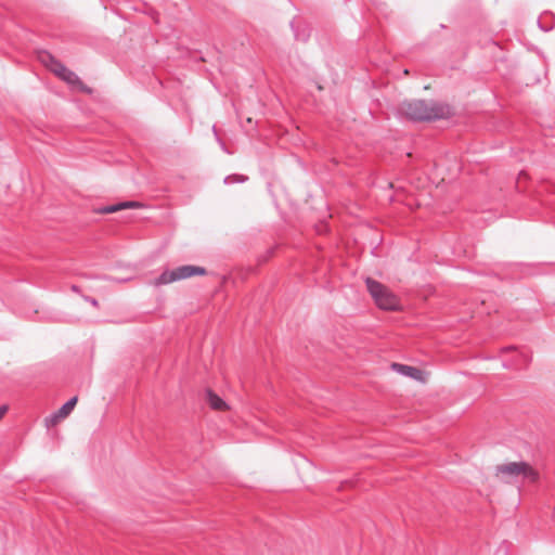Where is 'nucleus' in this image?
I'll return each mask as SVG.
<instances>
[{
    "label": "nucleus",
    "mask_w": 555,
    "mask_h": 555,
    "mask_svg": "<svg viewBox=\"0 0 555 555\" xmlns=\"http://www.w3.org/2000/svg\"><path fill=\"white\" fill-rule=\"evenodd\" d=\"M399 111L406 119L413 122H430L440 119H448L452 116L450 105L426 100L403 101Z\"/></svg>",
    "instance_id": "obj_1"
},
{
    "label": "nucleus",
    "mask_w": 555,
    "mask_h": 555,
    "mask_svg": "<svg viewBox=\"0 0 555 555\" xmlns=\"http://www.w3.org/2000/svg\"><path fill=\"white\" fill-rule=\"evenodd\" d=\"M365 285L378 308L389 311L399 309L397 296L387 286L372 278L365 279Z\"/></svg>",
    "instance_id": "obj_2"
},
{
    "label": "nucleus",
    "mask_w": 555,
    "mask_h": 555,
    "mask_svg": "<svg viewBox=\"0 0 555 555\" xmlns=\"http://www.w3.org/2000/svg\"><path fill=\"white\" fill-rule=\"evenodd\" d=\"M207 273L204 267L194 264H184L172 270H166L155 279V285H166L176 281L189 279L195 275H205Z\"/></svg>",
    "instance_id": "obj_3"
},
{
    "label": "nucleus",
    "mask_w": 555,
    "mask_h": 555,
    "mask_svg": "<svg viewBox=\"0 0 555 555\" xmlns=\"http://www.w3.org/2000/svg\"><path fill=\"white\" fill-rule=\"evenodd\" d=\"M496 474L507 477H516L518 475H522L524 478L535 481L538 479V473L524 461L520 462H509L506 464L496 466Z\"/></svg>",
    "instance_id": "obj_4"
},
{
    "label": "nucleus",
    "mask_w": 555,
    "mask_h": 555,
    "mask_svg": "<svg viewBox=\"0 0 555 555\" xmlns=\"http://www.w3.org/2000/svg\"><path fill=\"white\" fill-rule=\"evenodd\" d=\"M78 397L74 396L69 398L59 410L54 411L52 414L46 417L44 424L46 426L53 427L55 426L60 421L67 417L74 410L75 405L77 404Z\"/></svg>",
    "instance_id": "obj_5"
},
{
    "label": "nucleus",
    "mask_w": 555,
    "mask_h": 555,
    "mask_svg": "<svg viewBox=\"0 0 555 555\" xmlns=\"http://www.w3.org/2000/svg\"><path fill=\"white\" fill-rule=\"evenodd\" d=\"M391 369L396 373H398L402 376H405V377H410L414 380L423 379V371L416 366L393 362V363H391Z\"/></svg>",
    "instance_id": "obj_6"
},
{
    "label": "nucleus",
    "mask_w": 555,
    "mask_h": 555,
    "mask_svg": "<svg viewBox=\"0 0 555 555\" xmlns=\"http://www.w3.org/2000/svg\"><path fill=\"white\" fill-rule=\"evenodd\" d=\"M40 59L57 77L66 69V66L49 52H43Z\"/></svg>",
    "instance_id": "obj_7"
},
{
    "label": "nucleus",
    "mask_w": 555,
    "mask_h": 555,
    "mask_svg": "<svg viewBox=\"0 0 555 555\" xmlns=\"http://www.w3.org/2000/svg\"><path fill=\"white\" fill-rule=\"evenodd\" d=\"M207 400L214 410H224L228 406L225 401L210 389L207 390Z\"/></svg>",
    "instance_id": "obj_8"
},
{
    "label": "nucleus",
    "mask_w": 555,
    "mask_h": 555,
    "mask_svg": "<svg viewBox=\"0 0 555 555\" xmlns=\"http://www.w3.org/2000/svg\"><path fill=\"white\" fill-rule=\"evenodd\" d=\"M60 78L70 86H82V81L80 80L79 76L67 67L65 72L60 75Z\"/></svg>",
    "instance_id": "obj_9"
},
{
    "label": "nucleus",
    "mask_w": 555,
    "mask_h": 555,
    "mask_svg": "<svg viewBox=\"0 0 555 555\" xmlns=\"http://www.w3.org/2000/svg\"><path fill=\"white\" fill-rule=\"evenodd\" d=\"M291 27L293 29L294 37L296 40L302 41V42L308 41V39L310 37V31L307 29V27H304L302 29H300L299 26L295 25L294 21L291 22Z\"/></svg>",
    "instance_id": "obj_10"
},
{
    "label": "nucleus",
    "mask_w": 555,
    "mask_h": 555,
    "mask_svg": "<svg viewBox=\"0 0 555 555\" xmlns=\"http://www.w3.org/2000/svg\"><path fill=\"white\" fill-rule=\"evenodd\" d=\"M538 26L544 33H547L554 28V21L552 15H544L537 20Z\"/></svg>",
    "instance_id": "obj_11"
},
{
    "label": "nucleus",
    "mask_w": 555,
    "mask_h": 555,
    "mask_svg": "<svg viewBox=\"0 0 555 555\" xmlns=\"http://www.w3.org/2000/svg\"><path fill=\"white\" fill-rule=\"evenodd\" d=\"M248 180L247 176L238 175V173H232L224 178L223 182L225 184H234V183H244Z\"/></svg>",
    "instance_id": "obj_12"
},
{
    "label": "nucleus",
    "mask_w": 555,
    "mask_h": 555,
    "mask_svg": "<svg viewBox=\"0 0 555 555\" xmlns=\"http://www.w3.org/2000/svg\"><path fill=\"white\" fill-rule=\"evenodd\" d=\"M119 210H121L120 206H119V203L113 204V205L103 206V207L96 209V211L99 214H103V215L113 214V212H116V211H119Z\"/></svg>",
    "instance_id": "obj_13"
},
{
    "label": "nucleus",
    "mask_w": 555,
    "mask_h": 555,
    "mask_svg": "<svg viewBox=\"0 0 555 555\" xmlns=\"http://www.w3.org/2000/svg\"><path fill=\"white\" fill-rule=\"evenodd\" d=\"M120 209L139 208L141 204L135 201H124L119 202Z\"/></svg>",
    "instance_id": "obj_14"
},
{
    "label": "nucleus",
    "mask_w": 555,
    "mask_h": 555,
    "mask_svg": "<svg viewBox=\"0 0 555 555\" xmlns=\"http://www.w3.org/2000/svg\"><path fill=\"white\" fill-rule=\"evenodd\" d=\"M81 298L86 302H89L90 305H92L94 308H99V300L96 298L88 296V295H82V294H81Z\"/></svg>",
    "instance_id": "obj_15"
},
{
    "label": "nucleus",
    "mask_w": 555,
    "mask_h": 555,
    "mask_svg": "<svg viewBox=\"0 0 555 555\" xmlns=\"http://www.w3.org/2000/svg\"><path fill=\"white\" fill-rule=\"evenodd\" d=\"M508 546L507 543L504 541L501 543V545L498 547L494 555H507Z\"/></svg>",
    "instance_id": "obj_16"
},
{
    "label": "nucleus",
    "mask_w": 555,
    "mask_h": 555,
    "mask_svg": "<svg viewBox=\"0 0 555 555\" xmlns=\"http://www.w3.org/2000/svg\"><path fill=\"white\" fill-rule=\"evenodd\" d=\"M212 131H214V134L216 137V140L217 142L220 144L221 149L224 151V152H228L227 149H225V144L224 142L219 138L218 133H217V129H216V126H212Z\"/></svg>",
    "instance_id": "obj_17"
},
{
    "label": "nucleus",
    "mask_w": 555,
    "mask_h": 555,
    "mask_svg": "<svg viewBox=\"0 0 555 555\" xmlns=\"http://www.w3.org/2000/svg\"><path fill=\"white\" fill-rule=\"evenodd\" d=\"M8 411V406L7 405H0V420L4 416V414L7 413Z\"/></svg>",
    "instance_id": "obj_18"
},
{
    "label": "nucleus",
    "mask_w": 555,
    "mask_h": 555,
    "mask_svg": "<svg viewBox=\"0 0 555 555\" xmlns=\"http://www.w3.org/2000/svg\"><path fill=\"white\" fill-rule=\"evenodd\" d=\"M70 289L76 294H80V287L78 285L73 284Z\"/></svg>",
    "instance_id": "obj_19"
},
{
    "label": "nucleus",
    "mask_w": 555,
    "mask_h": 555,
    "mask_svg": "<svg viewBox=\"0 0 555 555\" xmlns=\"http://www.w3.org/2000/svg\"><path fill=\"white\" fill-rule=\"evenodd\" d=\"M512 349H514L513 346H508V347L504 348V350H512Z\"/></svg>",
    "instance_id": "obj_20"
},
{
    "label": "nucleus",
    "mask_w": 555,
    "mask_h": 555,
    "mask_svg": "<svg viewBox=\"0 0 555 555\" xmlns=\"http://www.w3.org/2000/svg\"><path fill=\"white\" fill-rule=\"evenodd\" d=\"M502 365H503L504 367H509V365H508L506 362H503V363H502Z\"/></svg>",
    "instance_id": "obj_21"
}]
</instances>
